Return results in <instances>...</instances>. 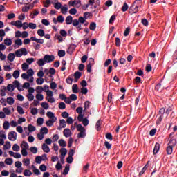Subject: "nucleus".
I'll use <instances>...</instances> for the list:
<instances>
[{
  "instance_id": "nucleus-57",
  "label": "nucleus",
  "mask_w": 177,
  "mask_h": 177,
  "mask_svg": "<svg viewBox=\"0 0 177 177\" xmlns=\"http://www.w3.org/2000/svg\"><path fill=\"white\" fill-rule=\"evenodd\" d=\"M73 2H75V6L76 8H80L81 6V0H74Z\"/></svg>"
},
{
  "instance_id": "nucleus-45",
  "label": "nucleus",
  "mask_w": 177,
  "mask_h": 177,
  "mask_svg": "<svg viewBox=\"0 0 177 177\" xmlns=\"http://www.w3.org/2000/svg\"><path fill=\"white\" fill-rule=\"evenodd\" d=\"M21 147L22 149H28V144L27 143V142L23 141V142H22V144L21 145Z\"/></svg>"
},
{
  "instance_id": "nucleus-12",
  "label": "nucleus",
  "mask_w": 177,
  "mask_h": 177,
  "mask_svg": "<svg viewBox=\"0 0 177 177\" xmlns=\"http://www.w3.org/2000/svg\"><path fill=\"white\" fill-rule=\"evenodd\" d=\"M160 151V143L156 142L153 149V154H157Z\"/></svg>"
},
{
  "instance_id": "nucleus-29",
  "label": "nucleus",
  "mask_w": 177,
  "mask_h": 177,
  "mask_svg": "<svg viewBox=\"0 0 177 177\" xmlns=\"http://www.w3.org/2000/svg\"><path fill=\"white\" fill-rule=\"evenodd\" d=\"M89 28L91 30V31H95V30H96V23L91 22L90 24Z\"/></svg>"
},
{
  "instance_id": "nucleus-24",
  "label": "nucleus",
  "mask_w": 177,
  "mask_h": 177,
  "mask_svg": "<svg viewBox=\"0 0 177 177\" xmlns=\"http://www.w3.org/2000/svg\"><path fill=\"white\" fill-rule=\"evenodd\" d=\"M68 171H70V165H66L65 169L63 171V175H67L68 174Z\"/></svg>"
},
{
  "instance_id": "nucleus-11",
  "label": "nucleus",
  "mask_w": 177,
  "mask_h": 177,
  "mask_svg": "<svg viewBox=\"0 0 177 177\" xmlns=\"http://www.w3.org/2000/svg\"><path fill=\"white\" fill-rule=\"evenodd\" d=\"M47 117H48V118H50V120H55V121L57 120V118H56V117L55 116V114L50 111L47 112Z\"/></svg>"
},
{
  "instance_id": "nucleus-49",
  "label": "nucleus",
  "mask_w": 177,
  "mask_h": 177,
  "mask_svg": "<svg viewBox=\"0 0 177 177\" xmlns=\"http://www.w3.org/2000/svg\"><path fill=\"white\" fill-rule=\"evenodd\" d=\"M36 99L37 100H40L42 101L44 100V95L41 94V93H38L36 95Z\"/></svg>"
},
{
  "instance_id": "nucleus-10",
  "label": "nucleus",
  "mask_w": 177,
  "mask_h": 177,
  "mask_svg": "<svg viewBox=\"0 0 177 177\" xmlns=\"http://www.w3.org/2000/svg\"><path fill=\"white\" fill-rule=\"evenodd\" d=\"M42 150L45 152V153H49L50 151V149L49 148V147L48 146V145L44 143L42 145Z\"/></svg>"
},
{
  "instance_id": "nucleus-7",
  "label": "nucleus",
  "mask_w": 177,
  "mask_h": 177,
  "mask_svg": "<svg viewBox=\"0 0 177 177\" xmlns=\"http://www.w3.org/2000/svg\"><path fill=\"white\" fill-rule=\"evenodd\" d=\"M64 136H65V138H70V136H71L72 133H71V130H70V129L66 128L64 130Z\"/></svg>"
},
{
  "instance_id": "nucleus-62",
  "label": "nucleus",
  "mask_w": 177,
  "mask_h": 177,
  "mask_svg": "<svg viewBox=\"0 0 177 177\" xmlns=\"http://www.w3.org/2000/svg\"><path fill=\"white\" fill-rule=\"evenodd\" d=\"M39 169L40 171H41V172H45V171H46V166L44 164L41 165L39 167Z\"/></svg>"
},
{
  "instance_id": "nucleus-59",
  "label": "nucleus",
  "mask_w": 177,
  "mask_h": 177,
  "mask_svg": "<svg viewBox=\"0 0 177 177\" xmlns=\"http://www.w3.org/2000/svg\"><path fill=\"white\" fill-rule=\"evenodd\" d=\"M17 111H18L19 114H24V111L21 106H17Z\"/></svg>"
},
{
  "instance_id": "nucleus-37",
  "label": "nucleus",
  "mask_w": 177,
  "mask_h": 177,
  "mask_svg": "<svg viewBox=\"0 0 177 177\" xmlns=\"http://www.w3.org/2000/svg\"><path fill=\"white\" fill-rule=\"evenodd\" d=\"M3 111H4V114H6V115H10L11 111L9 109V108L6 107L3 109Z\"/></svg>"
},
{
  "instance_id": "nucleus-1",
  "label": "nucleus",
  "mask_w": 177,
  "mask_h": 177,
  "mask_svg": "<svg viewBox=\"0 0 177 177\" xmlns=\"http://www.w3.org/2000/svg\"><path fill=\"white\" fill-rule=\"evenodd\" d=\"M139 8H142V1L136 0L129 8V13H130V15L138 13L139 12Z\"/></svg>"
},
{
  "instance_id": "nucleus-51",
  "label": "nucleus",
  "mask_w": 177,
  "mask_h": 177,
  "mask_svg": "<svg viewBox=\"0 0 177 177\" xmlns=\"http://www.w3.org/2000/svg\"><path fill=\"white\" fill-rule=\"evenodd\" d=\"M41 107L45 110H48L49 109V104H48V102H42Z\"/></svg>"
},
{
  "instance_id": "nucleus-60",
  "label": "nucleus",
  "mask_w": 177,
  "mask_h": 177,
  "mask_svg": "<svg viewBox=\"0 0 177 177\" xmlns=\"http://www.w3.org/2000/svg\"><path fill=\"white\" fill-rule=\"evenodd\" d=\"M145 70L147 73H150V71H151V64H147L146 66Z\"/></svg>"
},
{
  "instance_id": "nucleus-64",
  "label": "nucleus",
  "mask_w": 177,
  "mask_h": 177,
  "mask_svg": "<svg viewBox=\"0 0 177 177\" xmlns=\"http://www.w3.org/2000/svg\"><path fill=\"white\" fill-rule=\"evenodd\" d=\"M37 124H38V125H42V124H44V118H37Z\"/></svg>"
},
{
  "instance_id": "nucleus-17",
  "label": "nucleus",
  "mask_w": 177,
  "mask_h": 177,
  "mask_svg": "<svg viewBox=\"0 0 177 177\" xmlns=\"http://www.w3.org/2000/svg\"><path fill=\"white\" fill-rule=\"evenodd\" d=\"M102 120H99L95 124V128L97 129V131H100V129H102Z\"/></svg>"
},
{
  "instance_id": "nucleus-5",
  "label": "nucleus",
  "mask_w": 177,
  "mask_h": 177,
  "mask_svg": "<svg viewBox=\"0 0 177 177\" xmlns=\"http://www.w3.org/2000/svg\"><path fill=\"white\" fill-rule=\"evenodd\" d=\"M53 60H55L54 55H46L44 56V62L46 63H50L51 62H53Z\"/></svg>"
},
{
  "instance_id": "nucleus-58",
  "label": "nucleus",
  "mask_w": 177,
  "mask_h": 177,
  "mask_svg": "<svg viewBox=\"0 0 177 177\" xmlns=\"http://www.w3.org/2000/svg\"><path fill=\"white\" fill-rule=\"evenodd\" d=\"M128 10V4L124 3L123 6L122 7V12H127Z\"/></svg>"
},
{
  "instance_id": "nucleus-63",
  "label": "nucleus",
  "mask_w": 177,
  "mask_h": 177,
  "mask_svg": "<svg viewBox=\"0 0 177 177\" xmlns=\"http://www.w3.org/2000/svg\"><path fill=\"white\" fill-rule=\"evenodd\" d=\"M59 34L62 35V37H67V32L63 29L60 30Z\"/></svg>"
},
{
  "instance_id": "nucleus-30",
  "label": "nucleus",
  "mask_w": 177,
  "mask_h": 177,
  "mask_svg": "<svg viewBox=\"0 0 177 177\" xmlns=\"http://www.w3.org/2000/svg\"><path fill=\"white\" fill-rule=\"evenodd\" d=\"M59 125L62 128H66V126L67 125V122H66V120H64V119H62L59 120Z\"/></svg>"
},
{
  "instance_id": "nucleus-9",
  "label": "nucleus",
  "mask_w": 177,
  "mask_h": 177,
  "mask_svg": "<svg viewBox=\"0 0 177 177\" xmlns=\"http://www.w3.org/2000/svg\"><path fill=\"white\" fill-rule=\"evenodd\" d=\"M68 10V6H67V4H65L63 7H61V12L62 15H66Z\"/></svg>"
},
{
  "instance_id": "nucleus-38",
  "label": "nucleus",
  "mask_w": 177,
  "mask_h": 177,
  "mask_svg": "<svg viewBox=\"0 0 177 177\" xmlns=\"http://www.w3.org/2000/svg\"><path fill=\"white\" fill-rule=\"evenodd\" d=\"M37 64L39 66V67H42V66L45 64V59H39L37 62Z\"/></svg>"
},
{
  "instance_id": "nucleus-6",
  "label": "nucleus",
  "mask_w": 177,
  "mask_h": 177,
  "mask_svg": "<svg viewBox=\"0 0 177 177\" xmlns=\"http://www.w3.org/2000/svg\"><path fill=\"white\" fill-rule=\"evenodd\" d=\"M13 86H15V88H17L18 91H24V88H23V87H21V86H20V82H19L18 80H15L13 82Z\"/></svg>"
},
{
  "instance_id": "nucleus-2",
  "label": "nucleus",
  "mask_w": 177,
  "mask_h": 177,
  "mask_svg": "<svg viewBox=\"0 0 177 177\" xmlns=\"http://www.w3.org/2000/svg\"><path fill=\"white\" fill-rule=\"evenodd\" d=\"M8 139L12 142H15L17 139V133L15 131H10L8 133Z\"/></svg>"
},
{
  "instance_id": "nucleus-22",
  "label": "nucleus",
  "mask_w": 177,
  "mask_h": 177,
  "mask_svg": "<svg viewBox=\"0 0 177 177\" xmlns=\"http://www.w3.org/2000/svg\"><path fill=\"white\" fill-rule=\"evenodd\" d=\"M12 147L10 145V142L7 141L6 144L3 145V150H9V149Z\"/></svg>"
},
{
  "instance_id": "nucleus-23",
  "label": "nucleus",
  "mask_w": 177,
  "mask_h": 177,
  "mask_svg": "<svg viewBox=\"0 0 177 177\" xmlns=\"http://www.w3.org/2000/svg\"><path fill=\"white\" fill-rule=\"evenodd\" d=\"M56 122L55 120H49L48 121L46 122V124L47 125V127H52V125H53V123Z\"/></svg>"
},
{
  "instance_id": "nucleus-20",
  "label": "nucleus",
  "mask_w": 177,
  "mask_h": 177,
  "mask_svg": "<svg viewBox=\"0 0 177 177\" xmlns=\"http://www.w3.org/2000/svg\"><path fill=\"white\" fill-rule=\"evenodd\" d=\"M12 77H14L15 80H17V78L20 77V71L18 70L15 71L13 72Z\"/></svg>"
},
{
  "instance_id": "nucleus-28",
  "label": "nucleus",
  "mask_w": 177,
  "mask_h": 177,
  "mask_svg": "<svg viewBox=\"0 0 177 177\" xmlns=\"http://www.w3.org/2000/svg\"><path fill=\"white\" fill-rule=\"evenodd\" d=\"M76 128H77V131H79V132L85 131V128L84 127H82V125L81 124H77L76 126Z\"/></svg>"
},
{
  "instance_id": "nucleus-18",
  "label": "nucleus",
  "mask_w": 177,
  "mask_h": 177,
  "mask_svg": "<svg viewBox=\"0 0 177 177\" xmlns=\"http://www.w3.org/2000/svg\"><path fill=\"white\" fill-rule=\"evenodd\" d=\"M58 143L61 147H66V146H67V142L63 139H60Z\"/></svg>"
},
{
  "instance_id": "nucleus-13",
  "label": "nucleus",
  "mask_w": 177,
  "mask_h": 177,
  "mask_svg": "<svg viewBox=\"0 0 177 177\" xmlns=\"http://www.w3.org/2000/svg\"><path fill=\"white\" fill-rule=\"evenodd\" d=\"M15 57H16V55H15V53H10L7 56L9 62H13V60H15Z\"/></svg>"
},
{
  "instance_id": "nucleus-26",
  "label": "nucleus",
  "mask_w": 177,
  "mask_h": 177,
  "mask_svg": "<svg viewBox=\"0 0 177 177\" xmlns=\"http://www.w3.org/2000/svg\"><path fill=\"white\" fill-rule=\"evenodd\" d=\"M4 44L5 45H6L7 46H10V45H12V39H9V38H6L4 39Z\"/></svg>"
},
{
  "instance_id": "nucleus-15",
  "label": "nucleus",
  "mask_w": 177,
  "mask_h": 177,
  "mask_svg": "<svg viewBox=\"0 0 177 177\" xmlns=\"http://www.w3.org/2000/svg\"><path fill=\"white\" fill-rule=\"evenodd\" d=\"M59 153L61 154V157H66V154H67V149L62 148L59 150Z\"/></svg>"
},
{
  "instance_id": "nucleus-50",
  "label": "nucleus",
  "mask_w": 177,
  "mask_h": 177,
  "mask_svg": "<svg viewBox=\"0 0 177 177\" xmlns=\"http://www.w3.org/2000/svg\"><path fill=\"white\" fill-rule=\"evenodd\" d=\"M37 85H42L44 84V78H37L36 80Z\"/></svg>"
},
{
  "instance_id": "nucleus-36",
  "label": "nucleus",
  "mask_w": 177,
  "mask_h": 177,
  "mask_svg": "<svg viewBox=\"0 0 177 177\" xmlns=\"http://www.w3.org/2000/svg\"><path fill=\"white\" fill-rule=\"evenodd\" d=\"M24 176H30L32 175V172H31L30 170L25 169L24 171Z\"/></svg>"
},
{
  "instance_id": "nucleus-39",
  "label": "nucleus",
  "mask_w": 177,
  "mask_h": 177,
  "mask_svg": "<svg viewBox=\"0 0 177 177\" xmlns=\"http://www.w3.org/2000/svg\"><path fill=\"white\" fill-rule=\"evenodd\" d=\"M58 56H59V57H63L66 56V51H64L63 50H59L58 51Z\"/></svg>"
},
{
  "instance_id": "nucleus-55",
  "label": "nucleus",
  "mask_w": 177,
  "mask_h": 177,
  "mask_svg": "<svg viewBox=\"0 0 177 177\" xmlns=\"http://www.w3.org/2000/svg\"><path fill=\"white\" fill-rule=\"evenodd\" d=\"M27 74L28 77H32V75H34V70H32V68L28 69L27 71Z\"/></svg>"
},
{
  "instance_id": "nucleus-14",
  "label": "nucleus",
  "mask_w": 177,
  "mask_h": 177,
  "mask_svg": "<svg viewBox=\"0 0 177 177\" xmlns=\"http://www.w3.org/2000/svg\"><path fill=\"white\" fill-rule=\"evenodd\" d=\"M32 0H19L18 2L20 5H28Z\"/></svg>"
},
{
  "instance_id": "nucleus-31",
  "label": "nucleus",
  "mask_w": 177,
  "mask_h": 177,
  "mask_svg": "<svg viewBox=\"0 0 177 177\" xmlns=\"http://www.w3.org/2000/svg\"><path fill=\"white\" fill-rule=\"evenodd\" d=\"M40 132L41 133H43L44 135H46L49 132V129H48L46 127H42L41 129H40Z\"/></svg>"
},
{
  "instance_id": "nucleus-40",
  "label": "nucleus",
  "mask_w": 177,
  "mask_h": 177,
  "mask_svg": "<svg viewBox=\"0 0 177 177\" xmlns=\"http://www.w3.org/2000/svg\"><path fill=\"white\" fill-rule=\"evenodd\" d=\"M35 129V127L32 126V124H28V130L29 131V132H34Z\"/></svg>"
},
{
  "instance_id": "nucleus-19",
  "label": "nucleus",
  "mask_w": 177,
  "mask_h": 177,
  "mask_svg": "<svg viewBox=\"0 0 177 177\" xmlns=\"http://www.w3.org/2000/svg\"><path fill=\"white\" fill-rule=\"evenodd\" d=\"M7 103L8 104H9L10 106H12V104H14L15 103V99H13L12 97H9L7 98Z\"/></svg>"
},
{
  "instance_id": "nucleus-44",
  "label": "nucleus",
  "mask_w": 177,
  "mask_h": 177,
  "mask_svg": "<svg viewBox=\"0 0 177 177\" xmlns=\"http://www.w3.org/2000/svg\"><path fill=\"white\" fill-rule=\"evenodd\" d=\"M7 89L9 92H13V91H15V86L13 84H8Z\"/></svg>"
},
{
  "instance_id": "nucleus-48",
  "label": "nucleus",
  "mask_w": 177,
  "mask_h": 177,
  "mask_svg": "<svg viewBox=\"0 0 177 177\" xmlns=\"http://www.w3.org/2000/svg\"><path fill=\"white\" fill-rule=\"evenodd\" d=\"M30 151L33 154H37V153H38V149L36 147H31Z\"/></svg>"
},
{
  "instance_id": "nucleus-33",
  "label": "nucleus",
  "mask_w": 177,
  "mask_h": 177,
  "mask_svg": "<svg viewBox=\"0 0 177 177\" xmlns=\"http://www.w3.org/2000/svg\"><path fill=\"white\" fill-rule=\"evenodd\" d=\"M5 164H6L7 165H12V164H13V159L12 158H6L5 160Z\"/></svg>"
},
{
  "instance_id": "nucleus-3",
  "label": "nucleus",
  "mask_w": 177,
  "mask_h": 177,
  "mask_svg": "<svg viewBox=\"0 0 177 177\" xmlns=\"http://www.w3.org/2000/svg\"><path fill=\"white\" fill-rule=\"evenodd\" d=\"M88 62L89 63L87 64V73H92V66H93V63H95V59L90 58Z\"/></svg>"
},
{
  "instance_id": "nucleus-56",
  "label": "nucleus",
  "mask_w": 177,
  "mask_h": 177,
  "mask_svg": "<svg viewBox=\"0 0 177 177\" xmlns=\"http://www.w3.org/2000/svg\"><path fill=\"white\" fill-rule=\"evenodd\" d=\"M27 97H28V100H29V102H32V100H34V95L33 94L28 93L27 95Z\"/></svg>"
},
{
  "instance_id": "nucleus-53",
  "label": "nucleus",
  "mask_w": 177,
  "mask_h": 177,
  "mask_svg": "<svg viewBox=\"0 0 177 177\" xmlns=\"http://www.w3.org/2000/svg\"><path fill=\"white\" fill-rule=\"evenodd\" d=\"M15 56H17V57H21V56H23L21 50L20 49L15 51Z\"/></svg>"
},
{
  "instance_id": "nucleus-43",
  "label": "nucleus",
  "mask_w": 177,
  "mask_h": 177,
  "mask_svg": "<svg viewBox=\"0 0 177 177\" xmlns=\"http://www.w3.org/2000/svg\"><path fill=\"white\" fill-rule=\"evenodd\" d=\"M37 34L39 37H44L45 35V31L42 29H39L37 30Z\"/></svg>"
},
{
  "instance_id": "nucleus-35",
  "label": "nucleus",
  "mask_w": 177,
  "mask_h": 177,
  "mask_svg": "<svg viewBox=\"0 0 177 177\" xmlns=\"http://www.w3.org/2000/svg\"><path fill=\"white\" fill-rule=\"evenodd\" d=\"M72 91L73 93H78V85L73 84L72 86Z\"/></svg>"
},
{
  "instance_id": "nucleus-32",
  "label": "nucleus",
  "mask_w": 177,
  "mask_h": 177,
  "mask_svg": "<svg viewBox=\"0 0 177 177\" xmlns=\"http://www.w3.org/2000/svg\"><path fill=\"white\" fill-rule=\"evenodd\" d=\"M28 26L29 27V28H30L31 30H35L37 28V24L32 23V22H30L28 24Z\"/></svg>"
},
{
  "instance_id": "nucleus-46",
  "label": "nucleus",
  "mask_w": 177,
  "mask_h": 177,
  "mask_svg": "<svg viewBox=\"0 0 177 177\" xmlns=\"http://www.w3.org/2000/svg\"><path fill=\"white\" fill-rule=\"evenodd\" d=\"M42 158L41 157V156H36V158H35V162L37 163V164H41V162H42Z\"/></svg>"
},
{
  "instance_id": "nucleus-54",
  "label": "nucleus",
  "mask_w": 177,
  "mask_h": 177,
  "mask_svg": "<svg viewBox=\"0 0 177 177\" xmlns=\"http://www.w3.org/2000/svg\"><path fill=\"white\" fill-rule=\"evenodd\" d=\"M57 20L58 23H63L64 21V17L63 15H59L57 17Z\"/></svg>"
},
{
  "instance_id": "nucleus-52",
  "label": "nucleus",
  "mask_w": 177,
  "mask_h": 177,
  "mask_svg": "<svg viewBox=\"0 0 177 177\" xmlns=\"http://www.w3.org/2000/svg\"><path fill=\"white\" fill-rule=\"evenodd\" d=\"M13 151H19L20 150V147L17 144H14L12 147Z\"/></svg>"
},
{
  "instance_id": "nucleus-16",
  "label": "nucleus",
  "mask_w": 177,
  "mask_h": 177,
  "mask_svg": "<svg viewBox=\"0 0 177 177\" xmlns=\"http://www.w3.org/2000/svg\"><path fill=\"white\" fill-rule=\"evenodd\" d=\"M77 46L74 44H71L68 48V53H73L75 50Z\"/></svg>"
},
{
  "instance_id": "nucleus-25",
  "label": "nucleus",
  "mask_w": 177,
  "mask_h": 177,
  "mask_svg": "<svg viewBox=\"0 0 177 177\" xmlns=\"http://www.w3.org/2000/svg\"><path fill=\"white\" fill-rule=\"evenodd\" d=\"M81 75H82V73L76 71L74 73L75 80H80V78H81Z\"/></svg>"
},
{
  "instance_id": "nucleus-21",
  "label": "nucleus",
  "mask_w": 177,
  "mask_h": 177,
  "mask_svg": "<svg viewBox=\"0 0 177 177\" xmlns=\"http://www.w3.org/2000/svg\"><path fill=\"white\" fill-rule=\"evenodd\" d=\"M66 24L69 25L73 23V17L71 15H68L66 19Z\"/></svg>"
},
{
  "instance_id": "nucleus-41",
  "label": "nucleus",
  "mask_w": 177,
  "mask_h": 177,
  "mask_svg": "<svg viewBox=\"0 0 177 177\" xmlns=\"http://www.w3.org/2000/svg\"><path fill=\"white\" fill-rule=\"evenodd\" d=\"M36 92L37 93H42V92H44V87L39 86H37Z\"/></svg>"
},
{
  "instance_id": "nucleus-27",
  "label": "nucleus",
  "mask_w": 177,
  "mask_h": 177,
  "mask_svg": "<svg viewBox=\"0 0 177 177\" xmlns=\"http://www.w3.org/2000/svg\"><path fill=\"white\" fill-rule=\"evenodd\" d=\"M166 150L167 154L171 155L172 154V151H174V147L168 145Z\"/></svg>"
},
{
  "instance_id": "nucleus-61",
  "label": "nucleus",
  "mask_w": 177,
  "mask_h": 177,
  "mask_svg": "<svg viewBox=\"0 0 177 177\" xmlns=\"http://www.w3.org/2000/svg\"><path fill=\"white\" fill-rule=\"evenodd\" d=\"M46 99L49 103H55V98L53 97H46Z\"/></svg>"
},
{
  "instance_id": "nucleus-47",
  "label": "nucleus",
  "mask_w": 177,
  "mask_h": 177,
  "mask_svg": "<svg viewBox=\"0 0 177 177\" xmlns=\"http://www.w3.org/2000/svg\"><path fill=\"white\" fill-rule=\"evenodd\" d=\"M54 8L57 10H59V9H62V3L60 2L55 3L54 5Z\"/></svg>"
},
{
  "instance_id": "nucleus-8",
  "label": "nucleus",
  "mask_w": 177,
  "mask_h": 177,
  "mask_svg": "<svg viewBox=\"0 0 177 177\" xmlns=\"http://www.w3.org/2000/svg\"><path fill=\"white\" fill-rule=\"evenodd\" d=\"M168 146H170V147H175V146H176V140L171 138L169 141Z\"/></svg>"
},
{
  "instance_id": "nucleus-4",
  "label": "nucleus",
  "mask_w": 177,
  "mask_h": 177,
  "mask_svg": "<svg viewBox=\"0 0 177 177\" xmlns=\"http://www.w3.org/2000/svg\"><path fill=\"white\" fill-rule=\"evenodd\" d=\"M10 24L11 26H15L17 28H21V27H23V23L20 20L11 21Z\"/></svg>"
},
{
  "instance_id": "nucleus-42",
  "label": "nucleus",
  "mask_w": 177,
  "mask_h": 177,
  "mask_svg": "<svg viewBox=\"0 0 177 177\" xmlns=\"http://www.w3.org/2000/svg\"><path fill=\"white\" fill-rule=\"evenodd\" d=\"M55 38V39H57L59 42H63V37L60 35L56 34Z\"/></svg>"
},
{
  "instance_id": "nucleus-34",
  "label": "nucleus",
  "mask_w": 177,
  "mask_h": 177,
  "mask_svg": "<svg viewBox=\"0 0 177 177\" xmlns=\"http://www.w3.org/2000/svg\"><path fill=\"white\" fill-rule=\"evenodd\" d=\"M9 127H10V124L9 123L8 121H5L3 124V129H9Z\"/></svg>"
}]
</instances>
